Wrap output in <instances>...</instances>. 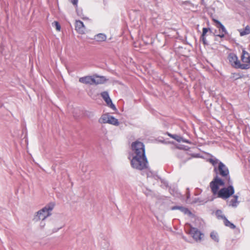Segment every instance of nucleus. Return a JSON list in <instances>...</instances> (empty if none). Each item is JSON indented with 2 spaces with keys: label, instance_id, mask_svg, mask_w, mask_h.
Returning <instances> with one entry per match:
<instances>
[{
  "label": "nucleus",
  "instance_id": "obj_1",
  "mask_svg": "<svg viewBox=\"0 0 250 250\" xmlns=\"http://www.w3.org/2000/svg\"><path fill=\"white\" fill-rule=\"evenodd\" d=\"M131 167L137 170H142L148 167V163L145 156H133L130 161Z\"/></svg>",
  "mask_w": 250,
  "mask_h": 250
},
{
  "label": "nucleus",
  "instance_id": "obj_2",
  "mask_svg": "<svg viewBox=\"0 0 250 250\" xmlns=\"http://www.w3.org/2000/svg\"><path fill=\"white\" fill-rule=\"evenodd\" d=\"M55 207V204L53 202H50L46 205L42 209L37 212L36 214L34 216L33 219L35 222H38L39 220H44L48 216L51 215V211L53 210Z\"/></svg>",
  "mask_w": 250,
  "mask_h": 250
},
{
  "label": "nucleus",
  "instance_id": "obj_3",
  "mask_svg": "<svg viewBox=\"0 0 250 250\" xmlns=\"http://www.w3.org/2000/svg\"><path fill=\"white\" fill-rule=\"evenodd\" d=\"M213 171L216 176H220L226 181L231 180L228 167L222 162L218 163V167H214Z\"/></svg>",
  "mask_w": 250,
  "mask_h": 250
},
{
  "label": "nucleus",
  "instance_id": "obj_4",
  "mask_svg": "<svg viewBox=\"0 0 250 250\" xmlns=\"http://www.w3.org/2000/svg\"><path fill=\"white\" fill-rule=\"evenodd\" d=\"M228 186L227 187H224L220 189L219 191L218 194L217 195L218 197L222 198L223 199H227L234 193L235 190L233 186V182L232 180L227 181Z\"/></svg>",
  "mask_w": 250,
  "mask_h": 250
},
{
  "label": "nucleus",
  "instance_id": "obj_5",
  "mask_svg": "<svg viewBox=\"0 0 250 250\" xmlns=\"http://www.w3.org/2000/svg\"><path fill=\"white\" fill-rule=\"evenodd\" d=\"M225 185V180L222 179L218 176H215L209 184L211 192L214 195H218L220 186H224Z\"/></svg>",
  "mask_w": 250,
  "mask_h": 250
},
{
  "label": "nucleus",
  "instance_id": "obj_6",
  "mask_svg": "<svg viewBox=\"0 0 250 250\" xmlns=\"http://www.w3.org/2000/svg\"><path fill=\"white\" fill-rule=\"evenodd\" d=\"M131 148L133 152V156L140 157L146 155L145 145L143 143L139 141L133 142L131 145Z\"/></svg>",
  "mask_w": 250,
  "mask_h": 250
},
{
  "label": "nucleus",
  "instance_id": "obj_7",
  "mask_svg": "<svg viewBox=\"0 0 250 250\" xmlns=\"http://www.w3.org/2000/svg\"><path fill=\"white\" fill-rule=\"evenodd\" d=\"M215 26L219 29L220 34L217 35L216 36L220 37V38H224L225 35L228 34V32L226 29L225 26L218 20L215 19H212Z\"/></svg>",
  "mask_w": 250,
  "mask_h": 250
},
{
  "label": "nucleus",
  "instance_id": "obj_8",
  "mask_svg": "<svg viewBox=\"0 0 250 250\" xmlns=\"http://www.w3.org/2000/svg\"><path fill=\"white\" fill-rule=\"evenodd\" d=\"M79 81L85 84L93 85L95 83V79L93 76H86L80 78Z\"/></svg>",
  "mask_w": 250,
  "mask_h": 250
},
{
  "label": "nucleus",
  "instance_id": "obj_9",
  "mask_svg": "<svg viewBox=\"0 0 250 250\" xmlns=\"http://www.w3.org/2000/svg\"><path fill=\"white\" fill-rule=\"evenodd\" d=\"M190 234L193 238L196 241L200 240L201 239V236L202 233L196 228L191 227L190 230Z\"/></svg>",
  "mask_w": 250,
  "mask_h": 250
},
{
  "label": "nucleus",
  "instance_id": "obj_10",
  "mask_svg": "<svg viewBox=\"0 0 250 250\" xmlns=\"http://www.w3.org/2000/svg\"><path fill=\"white\" fill-rule=\"evenodd\" d=\"M171 209L172 210L177 209L179 210L184 214H187L189 216H191L192 215V212L187 208L183 206H174L171 208Z\"/></svg>",
  "mask_w": 250,
  "mask_h": 250
},
{
  "label": "nucleus",
  "instance_id": "obj_11",
  "mask_svg": "<svg viewBox=\"0 0 250 250\" xmlns=\"http://www.w3.org/2000/svg\"><path fill=\"white\" fill-rule=\"evenodd\" d=\"M85 27L83 21L78 20L76 21L75 30L79 34H83L85 33Z\"/></svg>",
  "mask_w": 250,
  "mask_h": 250
},
{
  "label": "nucleus",
  "instance_id": "obj_12",
  "mask_svg": "<svg viewBox=\"0 0 250 250\" xmlns=\"http://www.w3.org/2000/svg\"><path fill=\"white\" fill-rule=\"evenodd\" d=\"M228 60L231 64L236 68V66L238 64L237 62L240 61L238 60L237 56L233 53H230L228 56Z\"/></svg>",
  "mask_w": 250,
  "mask_h": 250
},
{
  "label": "nucleus",
  "instance_id": "obj_13",
  "mask_svg": "<svg viewBox=\"0 0 250 250\" xmlns=\"http://www.w3.org/2000/svg\"><path fill=\"white\" fill-rule=\"evenodd\" d=\"M93 76L95 79V83H94V84L96 85L103 84L107 80L105 77L103 76H99L97 74H95Z\"/></svg>",
  "mask_w": 250,
  "mask_h": 250
},
{
  "label": "nucleus",
  "instance_id": "obj_14",
  "mask_svg": "<svg viewBox=\"0 0 250 250\" xmlns=\"http://www.w3.org/2000/svg\"><path fill=\"white\" fill-rule=\"evenodd\" d=\"M147 177L153 178L154 179L157 180H160L161 182H163L164 180L162 179L159 175H158L155 172L152 171L150 169L148 170L146 173Z\"/></svg>",
  "mask_w": 250,
  "mask_h": 250
},
{
  "label": "nucleus",
  "instance_id": "obj_15",
  "mask_svg": "<svg viewBox=\"0 0 250 250\" xmlns=\"http://www.w3.org/2000/svg\"><path fill=\"white\" fill-rule=\"evenodd\" d=\"M94 39L97 42H104L106 40V36L104 33H99L94 36Z\"/></svg>",
  "mask_w": 250,
  "mask_h": 250
},
{
  "label": "nucleus",
  "instance_id": "obj_16",
  "mask_svg": "<svg viewBox=\"0 0 250 250\" xmlns=\"http://www.w3.org/2000/svg\"><path fill=\"white\" fill-rule=\"evenodd\" d=\"M238 195H234L233 196V198L230 200L229 203V206H232V207L236 208L237 207L239 202L238 201Z\"/></svg>",
  "mask_w": 250,
  "mask_h": 250
},
{
  "label": "nucleus",
  "instance_id": "obj_17",
  "mask_svg": "<svg viewBox=\"0 0 250 250\" xmlns=\"http://www.w3.org/2000/svg\"><path fill=\"white\" fill-rule=\"evenodd\" d=\"M223 219L224 220V224L226 226L230 228L231 229H234L236 228V226L234 225L233 223L230 222L226 217V216H223Z\"/></svg>",
  "mask_w": 250,
  "mask_h": 250
},
{
  "label": "nucleus",
  "instance_id": "obj_18",
  "mask_svg": "<svg viewBox=\"0 0 250 250\" xmlns=\"http://www.w3.org/2000/svg\"><path fill=\"white\" fill-rule=\"evenodd\" d=\"M110 115L108 114H105L102 115L101 118L99 120V122L101 124H106L108 123V120H109V117Z\"/></svg>",
  "mask_w": 250,
  "mask_h": 250
},
{
  "label": "nucleus",
  "instance_id": "obj_19",
  "mask_svg": "<svg viewBox=\"0 0 250 250\" xmlns=\"http://www.w3.org/2000/svg\"><path fill=\"white\" fill-rule=\"evenodd\" d=\"M108 124L114 125H119V122L118 120L115 118L114 117L110 115L109 117V120L107 121Z\"/></svg>",
  "mask_w": 250,
  "mask_h": 250
},
{
  "label": "nucleus",
  "instance_id": "obj_20",
  "mask_svg": "<svg viewBox=\"0 0 250 250\" xmlns=\"http://www.w3.org/2000/svg\"><path fill=\"white\" fill-rule=\"evenodd\" d=\"M104 101L105 102L107 105L108 107H109L110 108H111L112 109H113L114 110H117L116 106L115 105V104H113L112 101L110 97L108 98V99H106Z\"/></svg>",
  "mask_w": 250,
  "mask_h": 250
},
{
  "label": "nucleus",
  "instance_id": "obj_21",
  "mask_svg": "<svg viewBox=\"0 0 250 250\" xmlns=\"http://www.w3.org/2000/svg\"><path fill=\"white\" fill-rule=\"evenodd\" d=\"M240 35L241 36H244L246 35L250 34V27L249 25H247L244 30H239Z\"/></svg>",
  "mask_w": 250,
  "mask_h": 250
},
{
  "label": "nucleus",
  "instance_id": "obj_22",
  "mask_svg": "<svg viewBox=\"0 0 250 250\" xmlns=\"http://www.w3.org/2000/svg\"><path fill=\"white\" fill-rule=\"evenodd\" d=\"M238 64L236 66V68H240L241 69H248L250 68V64H242L239 62H237Z\"/></svg>",
  "mask_w": 250,
  "mask_h": 250
},
{
  "label": "nucleus",
  "instance_id": "obj_23",
  "mask_svg": "<svg viewBox=\"0 0 250 250\" xmlns=\"http://www.w3.org/2000/svg\"><path fill=\"white\" fill-rule=\"evenodd\" d=\"M210 237L214 241L218 242L219 241V237L216 232L212 231L210 233Z\"/></svg>",
  "mask_w": 250,
  "mask_h": 250
},
{
  "label": "nucleus",
  "instance_id": "obj_24",
  "mask_svg": "<svg viewBox=\"0 0 250 250\" xmlns=\"http://www.w3.org/2000/svg\"><path fill=\"white\" fill-rule=\"evenodd\" d=\"M168 135L169 136L171 137L173 139H174L178 142H180L183 139V138L181 136L176 134H171L168 133Z\"/></svg>",
  "mask_w": 250,
  "mask_h": 250
},
{
  "label": "nucleus",
  "instance_id": "obj_25",
  "mask_svg": "<svg viewBox=\"0 0 250 250\" xmlns=\"http://www.w3.org/2000/svg\"><path fill=\"white\" fill-rule=\"evenodd\" d=\"M209 162L215 167L216 165L220 162L218 159L216 158H210L209 159Z\"/></svg>",
  "mask_w": 250,
  "mask_h": 250
},
{
  "label": "nucleus",
  "instance_id": "obj_26",
  "mask_svg": "<svg viewBox=\"0 0 250 250\" xmlns=\"http://www.w3.org/2000/svg\"><path fill=\"white\" fill-rule=\"evenodd\" d=\"M232 78L235 80L241 79L243 77V75L238 73H234L232 74Z\"/></svg>",
  "mask_w": 250,
  "mask_h": 250
},
{
  "label": "nucleus",
  "instance_id": "obj_27",
  "mask_svg": "<svg viewBox=\"0 0 250 250\" xmlns=\"http://www.w3.org/2000/svg\"><path fill=\"white\" fill-rule=\"evenodd\" d=\"M101 97L103 98V99L105 101L106 99L109 98V95L107 91H104L102 92L101 94Z\"/></svg>",
  "mask_w": 250,
  "mask_h": 250
},
{
  "label": "nucleus",
  "instance_id": "obj_28",
  "mask_svg": "<svg viewBox=\"0 0 250 250\" xmlns=\"http://www.w3.org/2000/svg\"><path fill=\"white\" fill-rule=\"evenodd\" d=\"M215 215H216L217 217L219 219L221 218L223 219V216H225L224 215H222V211L221 210L218 209L215 212Z\"/></svg>",
  "mask_w": 250,
  "mask_h": 250
},
{
  "label": "nucleus",
  "instance_id": "obj_29",
  "mask_svg": "<svg viewBox=\"0 0 250 250\" xmlns=\"http://www.w3.org/2000/svg\"><path fill=\"white\" fill-rule=\"evenodd\" d=\"M208 31H209V32L211 33L212 32V31L210 29V28H206V27H204L203 28V30H202V34L201 35H202V36H206V34H207V33L208 32Z\"/></svg>",
  "mask_w": 250,
  "mask_h": 250
},
{
  "label": "nucleus",
  "instance_id": "obj_30",
  "mask_svg": "<svg viewBox=\"0 0 250 250\" xmlns=\"http://www.w3.org/2000/svg\"><path fill=\"white\" fill-rule=\"evenodd\" d=\"M242 61L244 62L250 63V56H248V57L245 58V56H241Z\"/></svg>",
  "mask_w": 250,
  "mask_h": 250
},
{
  "label": "nucleus",
  "instance_id": "obj_31",
  "mask_svg": "<svg viewBox=\"0 0 250 250\" xmlns=\"http://www.w3.org/2000/svg\"><path fill=\"white\" fill-rule=\"evenodd\" d=\"M53 24H54L55 26V27H56V29L57 31H60L61 30V25L59 23V22L58 21H55L54 22H53Z\"/></svg>",
  "mask_w": 250,
  "mask_h": 250
},
{
  "label": "nucleus",
  "instance_id": "obj_32",
  "mask_svg": "<svg viewBox=\"0 0 250 250\" xmlns=\"http://www.w3.org/2000/svg\"><path fill=\"white\" fill-rule=\"evenodd\" d=\"M200 40L203 42V43L204 45H208V42L207 41L206 36H202V35H201Z\"/></svg>",
  "mask_w": 250,
  "mask_h": 250
},
{
  "label": "nucleus",
  "instance_id": "obj_33",
  "mask_svg": "<svg viewBox=\"0 0 250 250\" xmlns=\"http://www.w3.org/2000/svg\"><path fill=\"white\" fill-rule=\"evenodd\" d=\"M186 194L187 196V200H188L190 197V190L188 188H187L186 189Z\"/></svg>",
  "mask_w": 250,
  "mask_h": 250
},
{
  "label": "nucleus",
  "instance_id": "obj_34",
  "mask_svg": "<svg viewBox=\"0 0 250 250\" xmlns=\"http://www.w3.org/2000/svg\"><path fill=\"white\" fill-rule=\"evenodd\" d=\"M103 241H104V245L102 247L103 249H105L107 247L108 244L107 243V240H106L105 239H104Z\"/></svg>",
  "mask_w": 250,
  "mask_h": 250
},
{
  "label": "nucleus",
  "instance_id": "obj_35",
  "mask_svg": "<svg viewBox=\"0 0 250 250\" xmlns=\"http://www.w3.org/2000/svg\"><path fill=\"white\" fill-rule=\"evenodd\" d=\"M183 4L184 5H189L191 6H193L192 3H191L189 1H185L183 2Z\"/></svg>",
  "mask_w": 250,
  "mask_h": 250
},
{
  "label": "nucleus",
  "instance_id": "obj_36",
  "mask_svg": "<svg viewBox=\"0 0 250 250\" xmlns=\"http://www.w3.org/2000/svg\"><path fill=\"white\" fill-rule=\"evenodd\" d=\"M78 0H71V2L73 3L74 5L77 6Z\"/></svg>",
  "mask_w": 250,
  "mask_h": 250
},
{
  "label": "nucleus",
  "instance_id": "obj_37",
  "mask_svg": "<svg viewBox=\"0 0 250 250\" xmlns=\"http://www.w3.org/2000/svg\"><path fill=\"white\" fill-rule=\"evenodd\" d=\"M76 11H77V15L78 16L81 17V15L82 14V10H80L77 9Z\"/></svg>",
  "mask_w": 250,
  "mask_h": 250
},
{
  "label": "nucleus",
  "instance_id": "obj_38",
  "mask_svg": "<svg viewBox=\"0 0 250 250\" xmlns=\"http://www.w3.org/2000/svg\"><path fill=\"white\" fill-rule=\"evenodd\" d=\"M245 54H247V55H249V53L245 50H243L242 51V56H245Z\"/></svg>",
  "mask_w": 250,
  "mask_h": 250
},
{
  "label": "nucleus",
  "instance_id": "obj_39",
  "mask_svg": "<svg viewBox=\"0 0 250 250\" xmlns=\"http://www.w3.org/2000/svg\"><path fill=\"white\" fill-rule=\"evenodd\" d=\"M163 182H161L162 183H163L166 187L168 186V183L167 181H165L164 179H163Z\"/></svg>",
  "mask_w": 250,
  "mask_h": 250
},
{
  "label": "nucleus",
  "instance_id": "obj_40",
  "mask_svg": "<svg viewBox=\"0 0 250 250\" xmlns=\"http://www.w3.org/2000/svg\"><path fill=\"white\" fill-rule=\"evenodd\" d=\"M182 140H183V141L184 142H186V143H189V141L187 140H183V139H182Z\"/></svg>",
  "mask_w": 250,
  "mask_h": 250
}]
</instances>
